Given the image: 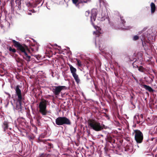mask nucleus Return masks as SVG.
I'll return each instance as SVG.
<instances>
[{
	"mask_svg": "<svg viewBox=\"0 0 157 157\" xmlns=\"http://www.w3.org/2000/svg\"><path fill=\"white\" fill-rule=\"evenodd\" d=\"M132 76L133 77V78H134L135 77L134 76V75H132Z\"/></svg>",
	"mask_w": 157,
	"mask_h": 157,
	"instance_id": "obj_44",
	"label": "nucleus"
},
{
	"mask_svg": "<svg viewBox=\"0 0 157 157\" xmlns=\"http://www.w3.org/2000/svg\"><path fill=\"white\" fill-rule=\"evenodd\" d=\"M90 11L89 10H88L85 12V15L86 17H88L90 14Z\"/></svg>",
	"mask_w": 157,
	"mask_h": 157,
	"instance_id": "obj_25",
	"label": "nucleus"
},
{
	"mask_svg": "<svg viewBox=\"0 0 157 157\" xmlns=\"http://www.w3.org/2000/svg\"><path fill=\"white\" fill-rule=\"evenodd\" d=\"M131 98H133V97L132 96Z\"/></svg>",
	"mask_w": 157,
	"mask_h": 157,
	"instance_id": "obj_49",
	"label": "nucleus"
},
{
	"mask_svg": "<svg viewBox=\"0 0 157 157\" xmlns=\"http://www.w3.org/2000/svg\"><path fill=\"white\" fill-rule=\"evenodd\" d=\"M135 133V140L137 143L140 144L143 142L144 136L143 133L139 130H134Z\"/></svg>",
	"mask_w": 157,
	"mask_h": 157,
	"instance_id": "obj_6",
	"label": "nucleus"
},
{
	"mask_svg": "<svg viewBox=\"0 0 157 157\" xmlns=\"http://www.w3.org/2000/svg\"><path fill=\"white\" fill-rule=\"evenodd\" d=\"M7 49L10 52L15 53L16 52V50L15 48H12L10 46L9 47H8Z\"/></svg>",
	"mask_w": 157,
	"mask_h": 157,
	"instance_id": "obj_19",
	"label": "nucleus"
},
{
	"mask_svg": "<svg viewBox=\"0 0 157 157\" xmlns=\"http://www.w3.org/2000/svg\"><path fill=\"white\" fill-rule=\"evenodd\" d=\"M28 4H27V5L28 6H31V4L30 2H29V3H28Z\"/></svg>",
	"mask_w": 157,
	"mask_h": 157,
	"instance_id": "obj_33",
	"label": "nucleus"
},
{
	"mask_svg": "<svg viewBox=\"0 0 157 157\" xmlns=\"http://www.w3.org/2000/svg\"><path fill=\"white\" fill-rule=\"evenodd\" d=\"M47 101L44 99H42L39 104V111L43 116L46 115L47 114Z\"/></svg>",
	"mask_w": 157,
	"mask_h": 157,
	"instance_id": "obj_5",
	"label": "nucleus"
},
{
	"mask_svg": "<svg viewBox=\"0 0 157 157\" xmlns=\"http://www.w3.org/2000/svg\"><path fill=\"white\" fill-rule=\"evenodd\" d=\"M67 87L64 86H55L52 90L54 94L56 95H59L61 91L63 90H66Z\"/></svg>",
	"mask_w": 157,
	"mask_h": 157,
	"instance_id": "obj_7",
	"label": "nucleus"
},
{
	"mask_svg": "<svg viewBox=\"0 0 157 157\" xmlns=\"http://www.w3.org/2000/svg\"><path fill=\"white\" fill-rule=\"evenodd\" d=\"M138 70L141 72H144V68L142 66H140L139 67H138Z\"/></svg>",
	"mask_w": 157,
	"mask_h": 157,
	"instance_id": "obj_21",
	"label": "nucleus"
},
{
	"mask_svg": "<svg viewBox=\"0 0 157 157\" xmlns=\"http://www.w3.org/2000/svg\"><path fill=\"white\" fill-rule=\"evenodd\" d=\"M30 138L31 139H32V138L31 137H30Z\"/></svg>",
	"mask_w": 157,
	"mask_h": 157,
	"instance_id": "obj_48",
	"label": "nucleus"
},
{
	"mask_svg": "<svg viewBox=\"0 0 157 157\" xmlns=\"http://www.w3.org/2000/svg\"><path fill=\"white\" fill-rule=\"evenodd\" d=\"M56 45V46H57V44H55Z\"/></svg>",
	"mask_w": 157,
	"mask_h": 157,
	"instance_id": "obj_47",
	"label": "nucleus"
},
{
	"mask_svg": "<svg viewBox=\"0 0 157 157\" xmlns=\"http://www.w3.org/2000/svg\"><path fill=\"white\" fill-rule=\"evenodd\" d=\"M72 75L77 83H79L80 82V80L78 78V75L77 74Z\"/></svg>",
	"mask_w": 157,
	"mask_h": 157,
	"instance_id": "obj_16",
	"label": "nucleus"
},
{
	"mask_svg": "<svg viewBox=\"0 0 157 157\" xmlns=\"http://www.w3.org/2000/svg\"><path fill=\"white\" fill-rule=\"evenodd\" d=\"M134 78V79L136 80H137V78L135 77V76Z\"/></svg>",
	"mask_w": 157,
	"mask_h": 157,
	"instance_id": "obj_36",
	"label": "nucleus"
},
{
	"mask_svg": "<svg viewBox=\"0 0 157 157\" xmlns=\"http://www.w3.org/2000/svg\"><path fill=\"white\" fill-rule=\"evenodd\" d=\"M41 117H40V115H38L37 117V121L38 122H39V120L40 119Z\"/></svg>",
	"mask_w": 157,
	"mask_h": 157,
	"instance_id": "obj_32",
	"label": "nucleus"
},
{
	"mask_svg": "<svg viewBox=\"0 0 157 157\" xmlns=\"http://www.w3.org/2000/svg\"><path fill=\"white\" fill-rule=\"evenodd\" d=\"M131 147H129L128 145H126L125 148V150L126 151H129L131 149Z\"/></svg>",
	"mask_w": 157,
	"mask_h": 157,
	"instance_id": "obj_24",
	"label": "nucleus"
},
{
	"mask_svg": "<svg viewBox=\"0 0 157 157\" xmlns=\"http://www.w3.org/2000/svg\"><path fill=\"white\" fill-rule=\"evenodd\" d=\"M48 155L45 153H43L40 155V157H47Z\"/></svg>",
	"mask_w": 157,
	"mask_h": 157,
	"instance_id": "obj_26",
	"label": "nucleus"
},
{
	"mask_svg": "<svg viewBox=\"0 0 157 157\" xmlns=\"http://www.w3.org/2000/svg\"><path fill=\"white\" fill-rule=\"evenodd\" d=\"M68 65L70 67V69L71 71V72L72 74V75H74L76 74V72L77 71L76 69L74 68L73 66L71 64H69Z\"/></svg>",
	"mask_w": 157,
	"mask_h": 157,
	"instance_id": "obj_10",
	"label": "nucleus"
},
{
	"mask_svg": "<svg viewBox=\"0 0 157 157\" xmlns=\"http://www.w3.org/2000/svg\"><path fill=\"white\" fill-rule=\"evenodd\" d=\"M150 79L148 80V82L150 83L152 82L153 81V79L154 78V76L153 75H150L149 77Z\"/></svg>",
	"mask_w": 157,
	"mask_h": 157,
	"instance_id": "obj_18",
	"label": "nucleus"
},
{
	"mask_svg": "<svg viewBox=\"0 0 157 157\" xmlns=\"http://www.w3.org/2000/svg\"><path fill=\"white\" fill-rule=\"evenodd\" d=\"M134 120L135 121L136 120V117L135 116L134 117Z\"/></svg>",
	"mask_w": 157,
	"mask_h": 157,
	"instance_id": "obj_35",
	"label": "nucleus"
},
{
	"mask_svg": "<svg viewBox=\"0 0 157 157\" xmlns=\"http://www.w3.org/2000/svg\"><path fill=\"white\" fill-rule=\"evenodd\" d=\"M37 142L39 143H40L41 142H43V143L45 144L47 140H46L40 139V138H38V139L37 140Z\"/></svg>",
	"mask_w": 157,
	"mask_h": 157,
	"instance_id": "obj_20",
	"label": "nucleus"
},
{
	"mask_svg": "<svg viewBox=\"0 0 157 157\" xmlns=\"http://www.w3.org/2000/svg\"><path fill=\"white\" fill-rule=\"evenodd\" d=\"M137 116V117H139V116Z\"/></svg>",
	"mask_w": 157,
	"mask_h": 157,
	"instance_id": "obj_50",
	"label": "nucleus"
},
{
	"mask_svg": "<svg viewBox=\"0 0 157 157\" xmlns=\"http://www.w3.org/2000/svg\"><path fill=\"white\" fill-rule=\"evenodd\" d=\"M140 122V121H137V124H139Z\"/></svg>",
	"mask_w": 157,
	"mask_h": 157,
	"instance_id": "obj_38",
	"label": "nucleus"
},
{
	"mask_svg": "<svg viewBox=\"0 0 157 157\" xmlns=\"http://www.w3.org/2000/svg\"><path fill=\"white\" fill-rule=\"evenodd\" d=\"M17 62H20V60H19V61L18 60H17Z\"/></svg>",
	"mask_w": 157,
	"mask_h": 157,
	"instance_id": "obj_41",
	"label": "nucleus"
},
{
	"mask_svg": "<svg viewBox=\"0 0 157 157\" xmlns=\"http://www.w3.org/2000/svg\"><path fill=\"white\" fill-rule=\"evenodd\" d=\"M132 76L133 77V78H134L135 77L134 76V75H132Z\"/></svg>",
	"mask_w": 157,
	"mask_h": 157,
	"instance_id": "obj_43",
	"label": "nucleus"
},
{
	"mask_svg": "<svg viewBox=\"0 0 157 157\" xmlns=\"http://www.w3.org/2000/svg\"><path fill=\"white\" fill-rule=\"evenodd\" d=\"M88 125L90 129L97 132L102 130L105 127L104 124H101L95 119H89L88 121Z\"/></svg>",
	"mask_w": 157,
	"mask_h": 157,
	"instance_id": "obj_2",
	"label": "nucleus"
},
{
	"mask_svg": "<svg viewBox=\"0 0 157 157\" xmlns=\"http://www.w3.org/2000/svg\"><path fill=\"white\" fill-rule=\"evenodd\" d=\"M72 2L75 4H76L78 1V0H72Z\"/></svg>",
	"mask_w": 157,
	"mask_h": 157,
	"instance_id": "obj_30",
	"label": "nucleus"
},
{
	"mask_svg": "<svg viewBox=\"0 0 157 157\" xmlns=\"http://www.w3.org/2000/svg\"><path fill=\"white\" fill-rule=\"evenodd\" d=\"M28 14L29 15H32V13H31L29 12V13H28Z\"/></svg>",
	"mask_w": 157,
	"mask_h": 157,
	"instance_id": "obj_37",
	"label": "nucleus"
},
{
	"mask_svg": "<svg viewBox=\"0 0 157 157\" xmlns=\"http://www.w3.org/2000/svg\"><path fill=\"white\" fill-rule=\"evenodd\" d=\"M20 86L19 85H17L14 89L16 91V94L18 97V101L19 104L17 105L16 109L19 112L22 113V107L21 106V102L22 101V96L21 90L20 89Z\"/></svg>",
	"mask_w": 157,
	"mask_h": 157,
	"instance_id": "obj_3",
	"label": "nucleus"
},
{
	"mask_svg": "<svg viewBox=\"0 0 157 157\" xmlns=\"http://www.w3.org/2000/svg\"><path fill=\"white\" fill-rule=\"evenodd\" d=\"M8 94V96H9V97H10V94Z\"/></svg>",
	"mask_w": 157,
	"mask_h": 157,
	"instance_id": "obj_40",
	"label": "nucleus"
},
{
	"mask_svg": "<svg viewBox=\"0 0 157 157\" xmlns=\"http://www.w3.org/2000/svg\"><path fill=\"white\" fill-rule=\"evenodd\" d=\"M143 87L146 90H147L150 92H153L154 91V90L149 86L146 85H144Z\"/></svg>",
	"mask_w": 157,
	"mask_h": 157,
	"instance_id": "obj_12",
	"label": "nucleus"
},
{
	"mask_svg": "<svg viewBox=\"0 0 157 157\" xmlns=\"http://www.w3.org/2000/svg\"><path fill=\"white\" fill-rule=\"evenodd\" d=\"M140 116H141V117L142 118H143V115H142V114H141V115H140Z\"/></svg>",
	"mask_w": 157,
	"mask_h": 157,
	"instance_id": "obj_39",
	"label": "nucleus"
},
{
	"mask_svg": "<svg viewBox=\"0 0 157 157\" xmlns=\"http://www.w3.org/2000/svg\"><path fill=\"white\" fill-rule=\"evenodd\" d=\"M35 57H36L38 60H40L41 59V57L39 56L36 55L35 56Z\"/></svg>",
	"mask_w": 157,
	"mask_h": 157,
	"instance_id": "obj_31",
	"label": "nucleus"
},
{
	"mask_svg": "<svg viewBox=\"0 0 157 157\" xmlns=\"http://www.w3.org/2000/svg\"><path fill=\"white\" fill-rule=\"evenodd\" d=\"M115 75V76L117 77H118V74L117 73H116V72H114Z\"/></svg>",
	"mask_w": 157,
	"mask_h": 157,
	"instance_id": "obj_34",
	"label": "nucleus"
},
{
	"mask_svg": "<svg viewBox=\"0 0 157 157\" xmlns=\"http://www.w3.org/2000/svg\"><path fill=\"white\" fill-rule=\"evenodd\" d=\"M131 104H132V101L131 102Z\"/></svg>",
	"mask_w": 157,
	"mask_h": 157,
	"instance_id": "obj_46",
	"label": "nucleus"
},
{
	"mask_svg": "<svg viewBox=\"0 0 157 157\" xmlns=\"http://www.w3.org/2000/svg\"><path fill=\"white\" fill-rule=\"evenodd\" d=\"M98 14V10L97 9H93L91 10V16L90 17V21L92 22V24H93V19L94 21H95L97 14Z\"/></svg>",
	"mask_w": 157,
	"mask_h": 157,
	"instance_id": "obj_8",
	"label": "nucleus"
},
{
	"mask_svg": "<svg viewBox=\"0 0 157 157\" xmlns=\"http://www.w3.org/2000/svg\"><path fill=\"white\" fill-rule=\"evenodd\" d=\"M2 127L3 129H4V131H5L6 130L8 129V122L6 121H4L3 123Z\"/></svg>",
	"mask_w": 157,
	"mask_h": 157,
	"instance_id": "obj_13",
	"label": "nucleus"
},
{
	"mask_svg": "<svg viewBox=\"0 0 157 157\" xmlns=\"http://www.w3.org/2000/svg\"><path fill=\"white\" fill-rule=\"evenodd\" d=\"M58 47L59 48H61V47L60 46H58Z\"/></svg>",
	"mask_w": 157,
	"mask_h": 157,
	"instance_id": "obj_42",
	"label": "nucleus"
},
{
	"mask_svg": "<svg viewBox=\"0 0 157 157\" xmlns=\"http://www.w3.org/2000/svg\"><path fill=\"white\" fill-rule=\"evenodd\" d=\"M123 17H121V23L123 24H124L125 23V21H124V19Z\"/></svg>",
	"mask_w": 157,
	"mask_h": 157,
	"instance_id": "obj_29",
	"label": "nucleus"
},
{
	"mask_svg": "<svg viewBox=\"0 0 157 157\" xmlns=\"http://www.w3.org/2000/svg\"><path fill=\"white\" fill-rule=\"evenodd\" d=\"M30 49L33 52H36L38 51V47L37 45H34L31 47Z\"/></svg>",
	"mask_w": 157,
	"mask_h": 157,
	"instance_id": "obj_15",
	"label": "nucleus"
},
{
	"mask_svg": "<svg viewBox=\"0 0 157 157\" xmlns=\"http://www.w3.org/2000/svg\"><path fill=\"white\" fill-rule=\"evenodd\" d=\"M91 2V0H82L81 1V3H87L89 2Z\"/></svg>",
	"mask_w": 157,
	"mask_h": 157,
	"instance_id": "obj_23",
	"label": "nucleus"
},
{
	"mask_svg": "<svg viewBox=\"0 0 157 157\" xmlns=\"http://www.w3.org/2000/svg\"><path fill=\"white\" fill-rule=\"evenodd\" d=\"M13 1L14 0H13ZM21 0H16L15 2L17 5H18V8L19 10H20L21 9Z\"/></svg>",
	"mask_w": 157,
	"mask_h": 157,
	"instance_id": "obj_17",
	"label": "nucleus"
},
{
	"mask_svg": "<svg viewBox=\"0 0 157 157\" xmlns=\"http://www.w3.org/2000/svg\"><path fill=\"white\" fill-rule=\"evenodd\" d=\"M45 144H46V147L47 150L49 152H50L51 151L50 150V149L53 147V145L52 143H48L47 142H46Z\"/></svg>",
	"mask_w": 157,
	"mask_h": 157,
	"instance_id": "obj_11",
	"label": "nucleus"
},
{
	"mask_svg": "<svg viewBox=\"0 0 157 157\" xmlns=\"http://www.w3.org/2000/svg\"><path fill=\"white\" fill-rule=\"evenodd\" d=\"M151 13H153L155 12V6L153 2H151Z\"/></svg>",
	"mask_w": 157,
	"mask_h": 157,
	"instance_id": "obj_14",
	"label": "nucleus"
},
{
	"mask_svg": "<svg viewBox=\"0 0 157 157\" xmlns=\"http://www.w3.org/2000/svg\"><path fill=\"white\" fill-rule=\"evenodd\" d=\"M76 60L77 62L78 65L79 67H81L82 65L81 64V62L80 60L78 59H76Z\"/></svg>",
	"mask_w": 157,
	"mask_h": 157,
	"instance_id": "obj_22",
	"label": "nucleus"
},
{
	"mask_svg": "<svg viewBox=\"0 0 157 157\" xmlns=\"http://www.w3.org/2000/svg\"><path fill=\"white\" fill-rule=\"evenodd\" d=\"M55 124L56 125L58 126L70 125L71 124V122L69 119L66 117H59L56 119Z\"/></svg>",
	"mask_w": 157,
	"mask_h": 157,
	"instance_id": "obj_4",
	"label": "nucleus"
},
{
	"mask_svg": "<svg viewBox=\"0 0 157 157\" xmlns=\"http://www.w3.org/2000/svg\"><path fill=\"white\" fill-rule=\"evenodd\" d=\"M106 140L107 142H109L113 146H114L113 144L115 143V140L113 137H112L109 135H108L106 138Z\"/></svg>",
	"mask_w": 157,
	"mask_h": 157,
	"instance_id": "obj_9",
	"label": "nucleus"
},
{
	"mask_svg": "<svg viewBox=\"0 0 157 157\" xmlns=\"http://www.w3.org/2000/svg\"><path fill=\"white\" fill-rule=\"evenodd\" d=\"M54 123V124L55 126H56V125H55V123Z\"/></svg>",
	"mask_w": 157,
	"mask_h": 157,
	"instance_id": "obj_45",
	"label": "nucleus"
},
{
	"mask_svg": "<svg viewBox=\"0 0 157 157\" xmlns=\"http://www.w3.org/2000/svg\"><path fill=\"white\" fill-rule=\"evenodd\" d=\"M136 62H134L133 63H132V66H133V67L134 68H137L138 67V65H136L135 64Z\"/></svg>",
	"mask_w": 157,
	"mask_h": 157,
	"instance_id": "obj_27",
	"label": "nucleus"
},
{
	"mask_svg": "<svg viewBox=\"0 0 157 157\" xmlns=\"http://www.w3.org/2000/svg\"><path fill=\"white\" fill-rule=\"evenodd\" d=\"M139 38V36L137 35L133 37V40H137Z\"/></svg>",
	"mask_w": 157,
	"mask_h": 157,
	"instance_id": "obj_28",
	"label": "nucleus"
},
{
	"mask_svg": "<svg viewBox=\"0 0 157 157\" xmlns=\"http://www.w3.org/2000/svg\"><path fill=\"white\" fill-rule=\"evenodd\" d=\"M12 42L14 46L16 48L19 52V54L22 56L23 58L28 62L30 61V55L31 52L28 47L25 44L20 43L15 40H12Z\"/></svg>",
	"mask_w": 157,
	"mask_h": 157,
	"instance_id": "obj_1",
	"label": "nucleus"
}]
</instances>
